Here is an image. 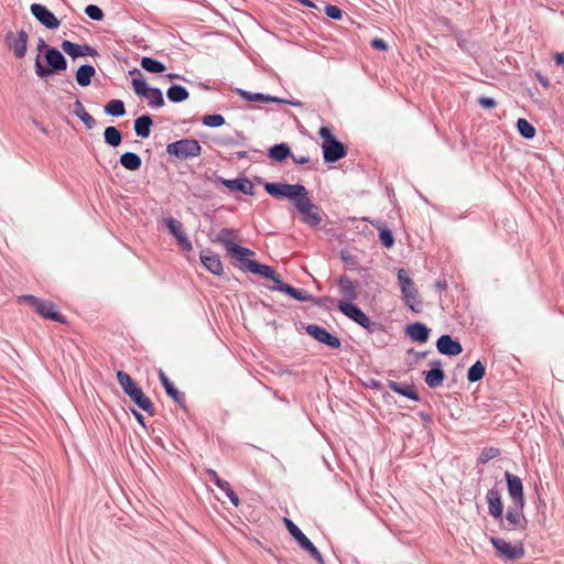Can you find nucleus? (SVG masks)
I'll use <instances>...</instances> for the list:
<instances>
[{
	"label": "nucleus",
	"mask_w": 564,
	"mask_h": 564,
	"mask_svg": "<svg viewBox=\"0 0 564 564\" xmlns=\"http://www.w3.org/2000/svg\"><path fill=\"white\" fill-rule=\"evenodd\" d=\"M237 239L238 235L235 229L221 228L215 241L219 242L225 248L227 254L235 260V267L246 273H252L272 281L271 285L265 286L270 291H278L286 295L288 290H285V288H290L291 284L283 282L281 275L273 267L252 259L251 257H254L256 252L236 242Z\"/></svg>",
	"instance_id": "f257e3e1"
},
{
	"label": "nucleus",
	"mask_w": 564,
	"mask_h": 564,
	"mask_svg": "<svg viewBox=\"0 0 564 564\" xmlns=\"http://www.w3.org/2000/svg\"><path fill=\"white\" fill-rule=\"evenodd\" d=\"M341 299L337 301V310L351 322L364 328L368 334L384 332L380 322L372 321L356 303L358 299V281L343 274L336 280Z\"/></svg>",
	"instance_id": "f03ea898"
},
{
	"label": "nucleus",
	"mask_w": 564,
	"mask_h": 564,
	"mask_svg": "<svg viewBox=\"0 0 564 564\" xmlns=\"http://www.w3.org/2000/svg\"><path fill=\"white\" fill-rule=\"evenodd\" d=\"M116 378L122 391L140 410L144 411L150 416L155 415L156 412L153 402L128 372L118 370Z\"/></svg>",
	"instance_id": "7ed1b4c3"
},
{
	"label": "nucleus",
	"mask_w": 564,
	"mask_h": 564,
	"mask_svg": "<svg viewBox=\"0 0 564 564\" xmlns=\"http://www.w3.org/2000/svg\"><path fill=\"white\" fill-rule=\"evenodd\" d=\"M68 63L64 54L57 48H47L43 56L36 55L34 70L39 78L44 79L58 75L67 69Z\"/></svg>",
	"instance_id": "20e7f679"
},
{
	"label": "nucleus",
	"mask_w": 564,
	"mask_h": 564,
	"mask_svg": "<svg viewBox=\"0 0 564 564\" xmlns=\"http://www.w3.org/2000/svg\"><path fill=\"white\" fill-rule=\"evenodd\" d=\"M318 135L322 139L321 147L324 163L334 164L347 155V145L338 140L330 127L322 126L318 129Z\"/></svg>",
	"instance_id": "39448f33"
},
{
	"label": "nucleus",
	"mask_w": 564,
	"mask_h": 564,
	"mask_svg": "<svg viewBox=\"0 0 564 564\" xmlns=\"http://www.w3.org/2000/svg\"><path fill=\"white\" fill-rule=\"evenodd\" d=\"M129 74L132 76L131 85L134 94L147 99L149 107L158 109L165 105L163 91L158 87L150 86L138 68L131 69Z\"/></svg>",
	"instance_id": "423d86ee"
},
{
	"label": "nucleus",
	"mask_w": 564,
	"mask_h": 564,
	"mask_svg": "<svg viewBox=\"0 0 564 564\" xmlns=\"http://www.w3.org/2000/svg\"><path fill=\"white\" fill-rule=\"evenodd\" d=\"M166 154L171 163L193 160L200 156L203 148L194 138H183L166 144Z\"/></svg>",
	"instance_id": "0eeeda50"
},
{
	"label": "nucleus",
	"mask_w": 564,
	"mask_h": 564,
	"mask_svg": "<svg viewBox=\"0 0 564 564\" xmlns=\"http://www.w3.org/2000/svg\"><path fill=\"white\" fill-rule=\"evenodd\" d=\"M19 303L30 306L42 318L67 324V318L57 308L56 304L50 300L40 299L33 294H24L19 296Z\"/></svg>",
	"instance_id": "6e6552de"
},
{
	"label": "nucleus",
	"mask_w": 564,
	"mask_h": 564,
	"mask_svg": "<svg viewBox=\"0 0 564 564\" xmlns=\"http://www.w3.org/2000/svg\"><path fill=\"white\" fill-rule=\"evenodd\" d=\"M303 194L293 203L294 208L301 217V221L308 227H317L322 223L323 209L316 205L308 196V191L305 187Z\"/></svg>",
	"instance_id": "1a4fd4ad"
},
{
	"label": "nucleus",
	"mask_w": 564,
	"mask_h": 564,
	"mask_svg": "<svg viewBox=\"0 0 564 564\" xmlns=\"http://www.w3.org/2000/svg\"><path fill=\"white\" fill-rule=\"evenodd\" d=\"M496 555L503 562H513L524 557L525 549L522 541L514 544L499 536H490L489 539Z\"/></svg>",
	"instance_id": "9d476101"
},
{
	"label": "nucleus",
	"mask_w": 564,
	"mask_h": 564,
	"mask_svg": "<svg viewBox=\"0 0 564 564\" xmlns=\"http://www.w3.org/2000/svg\"><path fill=\"white\" fill-rule=\"evenodd\" d=\"M264 192L275 199H288L292 204L303 194L305 186L301 183L289 184L285 182H265L263 184Z\"/></svg>",
	"instance_id": "9b49d317"
},
{
	"label": "nucleus",
	"mask_w": 564,
	"mask_h": 564,
	"mask_svg": "<svg viewBox=\"0 0 564 564\" xmlns=\"http://www.w3.org/2000/svg\"><path fill=\"white\" fill-rule=\"evenodd\" d=\"M525 505L511 503L506 512H502V523H498L500 529L506 531L527 530L528 519L523 510Z\"/></svg>",
	"instance_id": "f8f14e48"
},
{
	"label": "nucleus",
	"mask_w": 564,
	"mask_h": 564,
	"mask_svg": "<svg viewBox=\"0 0 564 564\" xmlns=\"http://www.w3.org/2000/svg\"><path fill=\"white\" fill-rule=\"evenodd\" d=\"M302 328L305 329L306 334L315 339L317 343L328 347L329 349H340L341 339L335 334L327 330L325 327L317 324H304Z\"/></svg>",
	"instance_id": "ddd939ff"
},
{
	"label": "nucleus",
	"mask_w": 564,
	"mask_h": 564,
	"mask_svg": "<svg viewBox=\"0 0 564 564\" xmlns=\"http://www.w3.org/2000/svg\"><path fill=\"white\" fill-rule=\"evenodd\" d=\"M210 180L216 185H223L232 193H241L249 196L254 195V186L252 182L243 175L235 178H224L217 173H214V176Z\"/></svg>",
	"instance_id": "4468645a"
},
{
	"label": "nucleus",
	"mask_w": 564,
	"mask_h": 564,
	"mask_svg": "<svg viewBox=\"0 0 564 564\" xmlns=\"http://www.w3.org/2000/svg\"><path fill=\"white\" fill-rule=\"evenodd\" d=\"M501 481H496L495 485L488 489L486 494V501L488 505V514L497 522L502 523V512L505 511V505L502 501L501 488L499 485Z\"/></svg>",
	"instance_id": "2eb2a0df"
},
{
	"label": "nucleus",
	"mask_w": 564,
	"mask_h": 564,
	"mask_svg": "<svg viewBox=\"0 0 564 564\" xmlns=\"http://www.w3.org/2000/svg\"><path fill=\"white\" fill-rule=\"evenodd\" d=\"M29 34L25 30L17 33L8 31L4 35V44L15 58H23L28 51Z\"/></svg>",
	"instance_id": "dca6fc26"
},
{
	"label": "nucleus",
	"mask_w": 564,
	"mask_h": 564,
	"mask_svg": "<svg viewBox=\"0 0 564 564\" xmlns=\"http://www.w3.org/2000/svg\"><path fill=\"white\" fill-rule=\"evenodd\" d=\"M31 14L44 28L56 30L61 25V20L44 4L32 3L30 6Z\"/></svg>",
	"instance_id": "f3484780"
},
{
	"label": "nucleus",
	"mask_w": 564,
	"mask_h": 564,
	"mask_svg": "<svg viewBox=\"0 0 564 564\" xmlns=\"http://www.w3.org/2000/svg\"><path fill=\"white\" fill-rule=\"evenodd\" d=\"M503 476L506 480L507 492L511 503L525 505V495L522 479L509 470H506Z\"/></svg>",
	"instance_id": "a211bd4d"
},
{
	"label": "nucleus",
	"mask_w": 564,
	"mask_h": 564,
	"mask_svg": "<svg viewBox=\"0 0 564 564\" xmlns=\"http://www.w3.org/2000/svg\"><path fill=\"white\" fill-rule=\"evenodd\" d=\"M61 48L64 53H66L73 61L79 57H96L99 56L98 51L89 45V44H79L72 42L69 40H63L61 43Z\"/></svg>",
	"instance_id": "6ab92c4d"
},
{
	"label": "nucleus",
	"mask_w": 564,
	"mask_h": 564,
	"mask_svg": "<svg viewBox=\"0 0 564 564\" xmlns=\"http://www.w3.org/2000/svg\"><path fill=\"white\" fill-rule=\"evenodd\" d=\"M159 380L164 389L166 395L171 398L184 412H188V408L185 402V394L184 392L180 391L173 382L170 380V378L166 376V373L160 369L159 370Z\"/></svg>",
	"instance_id": "aec40b11"
},
{
	"label": "nucleus",
	"mask_w": 564,
	"mask_h": 564,
	"mask_svg": "<svg viewBox=\"0 0 564 564\" xmlns=\"http://www.w3.org/2000/svg\"><path fill=\"white\" fill-rule=\"evenodd\" d=\"M429 366L430 369L423 371L426 386L431 389H436L443 386L446 376L442 361L440 359H434L430 361Z\"/></svg>",
	"instance_id": "412c9836"
},
{
	"label": "nucleus",
	"mask_w": 564,
	"mask_h": 564,
	"mask_svg": "<svg viewBox=\"0 0 564 564\" xmlns=\"http://www.w3.org/2000/svg\"><path fill=\"white\" fill-rule=\"evenodd\" d=\"M199 260L203 267L214 275L221 276L224 274V265L218 253L209 248H205L199 253Z\"/></svg>",
	"instance_id": "4be33fe9"
},
{
	"label": "nucleus",
	"mask_w": 564,
	"mask_h": 564,
	"mask_svg": "<svg viewBox=\"0 0 564 564\" xmlns=\"http://www.w3.org/2000/svg\"><path fill=\"white\" fill-rule=\"evenodd\" d=\"M404 335L413 343L425 344L430 339L431 328L423 322L416 321L404 326Z\"/></svg>",
	"instance_id": "5701e85b"
},
{
	"label": "nucleus",
	"mask_w": 564,
	"mask_h": 564,
	"mask_svg": "<svg viewBox=\"0 0 564 564\" xmlns=\"http://www.w3.org/2000/svg\"><path fill=\"white\" fill-rule=\"evenodd\" d=\"M436 349L440 354L448 357H455L463 352L460 341L448 334H443L437 338Z\"/></svg>",
	"instance_id": "b1692460"
},
{
	"label": "nucleus",
	"mask_w": 564,
	"mask_h": 564,
	"mask_svg": "<svg viewBox=\"0 0 564 564\" xmlns=\"http://www.w3.org/2000/svg\"><path fill=\"white\" fill-rule=\"evenodd\" d=\"M206 474L208 475L209 480L226 494V496L235 507H238L240 505V499L238 495L234 491V489L231 488L230 484L227 480L220 478L217 471L214 469H207Z\"/></svg>",
	"instance_id": "393cba45"
},
{
	"label": "nucleus",
	"mask_w": 564,
	"mask_h": 564,
	"mask_svg": "<svg viewBox=\"0 0 564 564\" xmlns=\"http://www.w3.org/2000/svg\"><path fill=\"white\" fill-rule=\"evenodd\" d=\"M361 219L364 221L370 223L375 228L378 229L379 241L384 248L390 249L394 246L395 239L390 228H388L380 220H370L368 217H362Z\"/></svg>",
	"instance_id": "a878e982"
},
{
	"label": "nucleus",
	"mask_w": 564,
	"mask_h": 564,
	"mask_svg": "<svg viewBox=\"0 0 564 564\" xmlns=\"http://www.w3.org/2000/svg\"><path fill=\"white\" fill-rule=\"evenodd\" d=\"M387 386L389 389H391L393 392L411 400V401H414V402H420L421 401V397L419 394V392L416 391V388L414 384H409V383H402V382H397V381H393V380H388L387 382Z\"/></svg>",
	"instance_id": "bb28decb"
},
{
	"label": "nucleus",
	"mask_w": 564,
	"mask_h": 564,
	"mask_svg": "<svg viewBox=\"0 0 564 564\" xmlns=\"http://www.w3.org/2000/svg\"><path fill=\"white\" fill-rule=\"evenodd\" d=\"M267 155L274 162L282 163L293 158L292 150L286 142L275 143L268 149Z\"/></svg>",
	"instance_id": "cd10ccee"
},
{
	"label": "nucleus",
	"mask_w": 564,
	"mask_h": 564,
	"mask_svg": "<svg viewBox=\"0 0 564 564\" xmlns=\"http://www.w3.org/2000/svg\"><path fill=\"white\" fill-rule=\"evenodd\" d=\"M153 118L150 113H143L133 122V129L137 137L147 139L151 134V128L153 126Z\"/></svg>",
	"instance_id": "c85d7f7f"
},
{
	"label": "nucleus",
	"mask_w": 564,
	"mask_h": 564,
	"mask_svg": "<svg viewBox=\"0 0 564 564\" xmlns=\"http://www.w3.org/2000/svg\"><path fill=\"white\" fill-rule=\"evenodd\" d=\"M402 294V300L404 304L413 312V313H421L422 312V305L423 301L421 299V295L419 293V290L416 285H413L412 289L406 290L405 293Z\"/></svg>",
	"instance_id": "c756f323"
},
{
	"label": "nucleus",
	"mask_w": 564,
	"mask_h": 564,
	"mask_svg": "<svg viewBox=\"0 0 564 564\" xmlns=\"http://www.w3.org/2000/svg\"><path fill=\"white\" fill-rule=\"evenodd\" d=\"M236 94L246 101H254L262 104H270L273 101H279L278 97L271 96L263 93H251L249 90H245L242 88H237Z\"/></svg>",
	"instance_id": "7c9ffc66"
},
{
	"label": "nucleus",
	"mask_w": 564,
	"mask_h": 564,
	"mask_svg": "<svg viewBox=\"0 0 564 564\" xmlns=\"http://www.w3.org/2000/svg\"><path fill=\"white\" fill-rule=\"evenodd\" d=\"M95 67L91 64H84L80 65L75 72V79L80 87H87L90 85L91 79L95 77Z\"/></svg>",
	"instance_id": "2f4dec72"
},
{
	"label": "nucleus",
	"mask_w": 564,
	"mask_h": 564,
	"mask_svg": "<svg viewBox=\"0 0 564 564\" xmlns=\"http://www.w3.org/2000/svg\"><path fill=\"white\" fill-rule=\"evenodd\" d=\"M166 97L171 102L178 104L188 99L189 93L180 84H172L166 90Z\"/></svg>",
	"instance_id": "473e14b6"
},
{
	"label": "nucleus",
	"mask_w": 564,
	"mask_h": 564,
	"mask_svg": "<svg viewBox=\"0 0 564 564\" xmlns=\"http://www.w3.org/2000/svg\"><path fill=\"white\" fill-rule=\"evenodd\" d=\"M119 163L128 171H138L142 165V159L134 152H124L120 155Z\"/></svg>",
	"instance_id": "72a5a7b5"
},
{
	"label": "nucleus",
	"mask_w": 564,
	"mask_h": 564,
	"mask_svg": "<svg viewBox=\"0 0 564 564\" xmlns=\"http://www.w3.org/2000/svg\"><path fill=\"white\" fill-rule=\"evenodd\" d=\"M122 131L115 126L106 127V129L104 130V141L107 145L111 148L119 147L122 142Z\"/></svg>",
	"instance_id": "f704fd0d"
},
{
	"label": "nucleus",
	"mask_w": 564,
	"mask_h": 564,
	"mask_svg": "<svg viewBox=\"0 0 564 564\" xmlns=\"http://www.w3.org/2000/svg\"><path fill=\"white\" fill-rule=\"evenodd\" d=\"M141 67L151 74H163L166 70V66L163 62L151 57L143 56L140 61Z\"/></svg>",
	"instance_id": "c9c22d12"
},
{
	"label": "nucleus",
	"mask_w": 564,
	"mask_h": 564,
	"mask_svg": "<svg viewBox=\"0 0 564 564\" xmlns=\"http://www.w3.org/2000/svg\"><path fill=\"white\" fill-rule=\"evenodd\" d=\"M74 113L75 116L82 120V122L85 124L86 129L90 130L96 126V120L91 115H89L84 105L79 99H76L74 102Z\"/></svg>",
	"instance_id": "e433bc0d"
},
{
	"label": "nucleus",
	"mask_w": 564,
	"mask_h": 564,
	"mask_svg": "<svg viewBox=\"0 0 564 564\" xmlns=\"http://www.w3.org/2000/svg\"><path fill=\"white\" fill-rule=\"evenodd\" d=\"M519 135L525 140H532L536 134L535 127L525 118H519L516 122Z\"/></svg>",
	"instance_id": "4c0bfd02"
},
{
	"label": "nucleus",
	"mask_w": 564,
	"mask_h": 564,
	"mask_svg": "<svg viewBox=\"0 0 564 564\" xmlns=\"http://www.w3.org/2000/svg\"><path fill=\"white\" fill-rule=\"evenodd\" d=\"M284 525L292 536V539L299 544V546H302L304 542L310 540L302 530L289 518H283Z\"/></svg>",
	"instance_id": "58836bf2"
},
{
	"label": "nucleus",
	"mask_w": 564,
	"mask_h": 564,
	"mask_svg": "<svg viewBox=\"0 0 564 564\" xmlns=\"http://www.w3.org/2000/svg\"><path fill=\"white\" fill-rule=\"evenodd\" d=\"M486 375V367L480 361L474 362L467 370V380L469 383L479 382Z\"/></svg>",
	"instance_id": "ea45409f"
},
{
	"label": "nucleus",
	"mask_w": 564,
	"mask_h": 564,
	"mask_svg": "<svg viewBox=\"0 0 564 564\" xmlns=\"http://www.w3.org/2000/svg\"><path fill=\"white\" fill-rule=\"evenodd\" d=\"M107 116L121 117L126 115L124 102L121 99H111L104 106Z\"/></svg>",
	"instance_id": "a19ab883"
},
{
	"label": "nucleus",
	"mask_w": 564,
	"mask_h": 564,
	"mask_svg": "<svg viewBox=\"0 0 564 564\" xmlns=\"http://www.w3.org/2000/svg\"><path fill=\"white\" fill-rule=\"evenodd\" d=\"M163 223L169 234L174 238L184 232L182 223L172 216L164 218Z\"/></svg>",
	"instance_id": "79ce46f5"
},
{
	"label": "nucleus",
	"mask_w": 564,
	"mask_h": 564,
	"mask_svg": "<svg viewBox=\"0 0 564 564\" xmlns=\"http://www.w3.org/2000/svg\"><path fill=\"white\" fill-rule=\"evenodd\" d=\"M285 290H288V296L299 302H312L313 300V295L308 294L307 291L303 289H297L293 285H290V288H285Z\"/></svg>",
	"instance_id": "37998d69"
},
{
	"label": "nucleus",
	"mask_w": 564,
	"mask_h": 564,
	"mask_svg": "<svg viewBox=\"0 0 564 564\" xmlns=\"http://www.w3.org/2000/svg\"><path fill=\"white\" fill-rule=\"evenodd\" d=\"M501 452L497 447H485L477 458V465H485L489 460L500 456Z\"/></svg>",
	"instance_id": "c03bdc74"
},
{
	"label": "nucleus",
	"mask_w": 564,
	"mask_h": 564,
	"mask_svg": "<svg viewBox=\"0 0 564 564\" xmlns=\"http://www.w3.org/2000/svg\"><path fill=\"white\" fill-rule=\"evenodd\" d=\"M397 279L401 293H405L406 290H410L415 285L414 281L409 276L408 271L404 269H399Z\"/></svg>",
	"instance_id": "a18cd8bd"
},
{
	"label": "nucleus",
	"mask_w": 564,
	"mask_h": 564,
	"mask_svg": "<svg viewBox=\"0 0 564 564\" xmlns=\"http://www.w3.org/2000/svg\"><path fill=\"white\" fill-rule=\"evenodd\" d=\"M300 547L306 553H308L316 561L317 564H326L324 556L311 540L304 542V544Z\"/></svg>",
	"instance_id": "49530a36"
},
{
	"label": "nucleus",
	"mask_w": 564,
	"mask_h": 564,
	"mask_svg": "<svg viewBox=\"0 0 564 564\" xmlns=\"http://www.w3.org/2000/svg\"><path fill=\"white\" fill-rule=\"evenodd\" d=\"M300 547L306 553H308L316 561L317 564H326L324 556L311 540L304 542V544Z\"/></svg>",
	"instance_id": "de8ad7c7"
},
{
	"label": "nucleus",
	"mask_w": 564,
	"mask_h": 564,
	"mask_svg": "<svg viewBox=\"0 0 564 564\" xmlns=\"http://www.w3.org/2000/svg\"><path fill=\"white\" fill-rule=\"evenodd\" d=\"M202 122L206 127L218 128V127L224 126L226 120H225V117L220 113H212V115H205L202 118Z\"/></svg>",
	"instance_id": "09e8293b"
},
{
	"label": "nucleus",
	"mask_w": 564,
	"mask_h": 564,
	"mask_svg": "<svg viewBox=\"0 0 564 564\" xmlns=\"http://www.w3.org/2000/svg\"><path fill=\"white\" fill-rule=\"evenodd\" d=\"M85 14L94 21H102L105 13L102 9L97 4H88L84 9Z\"/></svg>",
	"instance_id": "8fccbe9b"
},
{
	"label": "nucleus",
	"mask_w": 564,
	"mask_h": 564,
	"mask_svg": "<svg viewBox=\"0 0 564 564\" xmlns=\"http://www.w3.org/2000/svg\"><path fill=\"white\" fill-rule=\"evenodd\" d=\"M324 12L327 18L339 21L343 19L344 11L335 4L327 3L324 8Z\"/></svg>",
	"instance_id": "3c124183"
},
{
	"label": "nucleus",
	"mask_w": 564,
	"mask_h": 564,
	"mask_svg": "<svg viewBox=\"0 0 564 564\" xmlns=\"http://www.w3.org/2000/svg\"><path fill=\"white\" fill-rule=\"evenodd\" d=\"M455 39L457 42V46L466 53H471V51L475 48V44L469 42L466 37H464L463 33H456Z\"/></svg>",
	"instance_id": "603ef678"
},
{
	"label": "nucleus",
	"mask_w": 564,
	"mask_h": 564,
	"mask_svg": "<svg viewBox=\"0 0 564 564\" xmlns=\"http://www.w3.org/2000/svg\"><path fill=\"white\" fill-rule=\"evenodd\" d=\"M340 259L350 268L356 269L359 265L358 258L345 250L340 251Z\"/></svg>",
	"instance_id": "864d4df0"
},
{
	"label": "nucleus",
	"mask_w": 564,
	"mask_h": 564,
	"mask_svg": "<svg viewBox=\"0 0 564 564\" xmlns=\"http://www.w3.org/2000/svg\"><path fill=\"white\" fill-rule=\"evenodd\" d=\"M477 102L481 108L488 109V110H491L497 107V100L495 98L488 97V96H479L477 98Z\"/></svg>",
	"instance_id": "5fc2aeb1"
},
{
	"label": "nucleus",
	"mask_w": 564,
	"mask_h": 564,
	"mask_svg": "<svg viewBox=\"0 0 564 564\" xmlns=\"http://www.w3.org/2000/svg\"><path fill=\"white\" fill-rule=\"evenodd\" d=\"M213 142L219 147H232L236 145L232 135H219L213 138Z\"/></svg>",
	"instance_id": "6e6d98bb"
},
{
	"label": "nucleus",
	"mask_w": 564,
	"mask_h": 564,
	"mask_svg": "<svg viewBox=\"0 0 564 564\" xmlns=\"http://www.w3.org/2000/svg\"><path fill=\"white\" fill-rule=\"evenodd\" d=\"M175 240H176L177 245L181 247L182 250H184V251H191L192 250V248H193L192 242L188 239V237L185 234V231L182 235L176 236Z\"/></svg>",
	"instance_id": "4d7b16f0"
},
{
	"label": "nucleus",
	"mask_w": 564,
	"mask_h": 564,
	"mask_svg": "<svg viewBox=\"0 0 564 564\" xmlns=\"http://www.w3.org/2000/svg\"><path fill=\"white\" fill-rule=\"evenodd\" d=\"M370 46L373 50L380 51V52H387L389 50L388 43L381 39V37H375L370 41Z\"/></svg>",
	"instance_id": "13d9d810"
},
{
	"label": "nucleus",
	"mask_w": 564,
	"mask_h": 564,
	"mask_svg": "<svg viewBox=\"0 0 564 564\" xmlns=\"http://www.w3.org/2000/svg\"><path fill=\"white\" fill-rule=\"evenodd\" d=\"M406 354L414 356V359L412 361L408 362L409 366H412V365L417 364V361L420 359L425 358L429 355V350L415 351L414 348H410V349H408Z\"/></svg>",
	"instance_id": "bf43d9fd"
},
{
	"label": "nucleus",
	"mask_w": 564,
	"mask_h": 564,
	"mask_svg": "<svg viewBox=\"0 0 564 564\" xmlns=\"http://www.w3.org/2000/svg\"><path fill=\"white\" fill-rule=\"evenodd\" d=\"M364 387L377 391H383V384L379 380L373 378H370L367 381H365Z\"/></svg>",
	"instance_id": "052dcab7"
},
{
	"label": "nucleus",
	"mask_w": 564,
	"mask_h": 564,
	"mask_svg": "<svg viewBox=\"0 0 564 564\" xmlns=\"http://www.w3.org/2000/svg\"><path fill=\"white\" fill-rule=\"evenodd\" d=\"M312 302L319 306V307H323L326 305V303H333L334 302V299L329 295H324V296H319V297H315L313 296V300Z\"/></svg>",
	"instance_id": "680f3d73"
},
{
	"label": "nucleus",
	"mask_w": 564,
	"mask_h": 564,
	"mask_svg": "<svg viewBox=\"0 0 564 564\" xmlns=\"http://www.w3.org/2000/svg\"><path fill=\"white\" fill-rule=\"evenodd\" d=\"M55 46H52V45H48L44 39L40 37L37 40V45H36V50H37V54H40V56H43L45 53H46V50L47 48H54Z\"/></svg>",
	"instance_id": "e2e57ef3"
},
{
	"label": "nucleus",
	"mask_w": 564,
	"mask_h": 564,
	"mask_svg": "<svg viewBox=\"0 0 564 564\" xmlns=\"http://www.w3.org/2000/svg\"><path fill=\"white\" fill-rule=\"evenodd\" d=\"M232 137H234L236 145H245L247 137L242 131L236 130L235 135H232Z\"/></svg>",
	"instance_id": "0e129e2a"
},
{
	"label": "nucleus",
	"mask_w": 564,
	"mask_h": 564,
	"mask_svg": "<svg viewBox=\"0 0 564 564\" xmlns=\"http://www.w3.org/2000/svg\"><path fill=\"white\" fill-rule=\"evenodd\" d=\"M535 77L542 87H544L546 89L551 87V83H550L549 78L545 75H543L541 72H536Z\"/></svg>",
	"instance_id": "69168bd1"
},
{
	"label": "nucleus",
	"mask_w": 564,
	"mask_h": 564,
	"mask_svg": "<svg viewBox=\"0 0 564 564\" xmlns=\"http://www.w3.org/2000/svg\"><path fill=\"white\" fill-rule=\"evenodd\" d=\"M434 286L437 292H442V291H445L448 285H447V281L445 279H438V280H436Z\"/></svg>",
	"instance_id": "338daca9"
},
{
	"label": "nucleus",
	"mask_w": 564,
	"mask_h": 564,
	"mask_svg": "<svg viewBox=\"0 0 564 564\" xmlns=\"http://www.w3.org/2000/svg\"><path fill=\"white\" fill-rule=\"evenodd\" d=\"M553 61H554L555 65L564 66V53L563 52L554 53Z\"/></svg>",
	"instance_id": "774afa93"
}]
</instances>
